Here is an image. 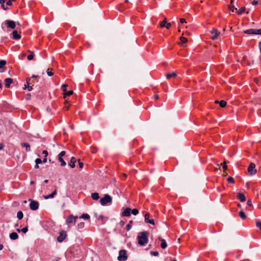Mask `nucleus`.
Returning <instances> with one entry per match:
<instances>
[{
  "label": "nucleus",
  "mask_w": 261,
  "mask_h": 261,
  "mask_svg": "<svg viewBox=\"0 0 261 261\" xmlns=\"http://www.w3.org/2000/svg\"><path fill=\"white\" fill-rule=\"evenodd\" d=\"M43 154L44 155V157L46 158L48 155V153L47 150H43L42 152Z\"/></svg>",
  "instance_id": "nucleus-45"
},
{
  "label": "nucleus",
  "mask_w": 261,
  "mask_h": 261,
  "mask_svg": "<svg viewBox=\"0 0 261 261\" xmlns=\"http://www.w3.org/2000/svg\"><path fill=\"white\" fill-rule=\"evenodd\" d=\"M35 163L37 164H41L42 163V160L39 158H37L35 160Z\"/></svg>",
  "instance_id": "nucleus-43"
},
{
  "label": "nucleus",
  "mask_w": 261,
  "mask_h": 261,
  "mask_svg": "<svg viewBox=\"0 0 261 261\" xmlns=\"http://www.w3.org/2000/svg\"><path fill=\"white\" fill-rule=\"evenodd\" d=\"M258 46L259 48L260 51L261 53V41L259 42L258 43Z\"/></svg>",
  "instance_id": "nucleus-55"
},
{
  "label": "nucleus",
  "mask_w": 261,
  "mask_h": 261,
  "mask_svg": "<svg viewBox=\"0 0 261 261\" xmlns=\"http://www.w3.org/2000/svg\"><path fill=\"white\" fill-rule=\"evenodd\" d=\"M255 167V164L251 163L248 168V172L250 175H254L256 173V170L254 169Z\"/></svg>",
  "instance_id": "nucleus-9"
},
{
  "label": "nucleus",
  "mask_w": 261,
  "mask_h": 261,
  "mask_svg": "<svg viewBox=\"0 0 261 261\" xmlns=\"http://www.w3.org/2000/svg\"><path fill=\"white\" fill-rule=\"evenodd\" d=\"M57 194V189H56L50 194L48 195H44L43 197L45 199L53 198L54 197L55 195Z\"/></svg>",
  "instance_id": "nucleus-14"
},
{
  "label": "nucleus",
  "mask_w": 261,
  "mask_h": 261,
  "mask_svg": "<svg viewBox=\"0 0 261 261\" xmlns=\"http://www.w3.org/2000/svg\"><path fill=\"white\" fill-rule=\"evenodd\" d=\"M180 41L182 43H185L187 42L188 41V39L184 37H180Z\"/></svg>",
  "instance_id": "nucleus-37"
},
{
  "label": "nucleus",
  "mask_w": 261,
  "mask_h": 261,
  "mask_svg": "<svg viewBox=\"0 0 261 261\" xmlns=\"http://www.w3.org/2000/svg\"><path fill=\"white\" fill-rule=\"evenodd\" d=\"M30 52L31 53V54L28 56L27 59L28 60L30 61L33 59L34 54H33V52H31V51H30Z\"/></svg>",
  "instance_id": "nucleus-34"
},
{
  "label": "nucleus",
  "mask_w": 261,
  "mask_h": 261,
  "mask_svg": "<svg viewBox=\"0 0 261 261\" xmlns=\"http://www.w3.org/2000/svg\"><path fill=\"white\" fill-rule=\"evenodd\" d=\"M138 243L141 246H144L148 242V233L146 231H143L137 237Z\"/></svg>",
  "instance_id": "nucleus-1"
},
{
  "label": "nucleus",
  "mask_w": 261,
  "mask_h": 261,
  "mask_svg": "<svg viewBox=\"0 0 261 261\" xmlns=\"http://www.w3.org/2000/svg\"><path fill=\"white\" fill-rule=\"evenodd\" d=\"M23 216V213L21 211H18L17 213V217L19 220L22 219Z\"/></svg>",
  "instance_id": "nucleus-27"
},
{
  "label": "nucleus",
  "mask_w": 261,
  "mask_h": 261,
  "mask_svg": "<svg viewBox=\"0 0 261 261\" xmlns=\"http://www.w3.org/2000/svg\"><path fill=\"white\" fill-rule=\"evenodd\" d=\"M35 168L36 169L38 168H39L38 164H36V165L35 166Z\"/></svg>",
  "instance_id": "nucleus-63"
},
{
  "label": "nucleus",
  "mask_w": 261,
  "mask_h": 261,
  "mask_svg": "<svg viewBox=\"0 0 261 261\" xmlns=\"http://www.w3.org/2000/svg\"><path fill=\"white\" fill-rule=\"evenodd\" d=\"M4 148V145L2 143H0V150L3 149Z\"/></svg>",
  "instance_id": "nucleus-57"
},
{
  "label": "nucleus",
  "mask_w": 261,
  "mask_h": 261,
  "mask_svg": "<svg viewBox=\"0 0 261 261\" xmlns=\"http://www.w3.org/2000/svg\"><path fill=\"white\" fill-rule=\"evenodd\" d=\"M103 216L102 215H100V216H99V218H98V219H100V220L103 219Z\"/></svg>",
  "instance_id": "nucleus-60"
},
{
  "label": "nucleus",
  "mask_w": 261,
  "mask_h": 261,
  "mask_svg": "<svg viewBox=\"0 0 261 261\" xmlns=\"http://www.w3.org/2000/svg\"><path fill=\"white\" fill-rule=\"evenodd\" d=\"M46 72H47V75L48 76H51L53 75V73L52 72H51V71H49V69H48L47 70Z\"/></svg>",
  "instance_id": "nucleus-46"
},
{
  "label": "nucleus",
  "mask_w": 261,
  "mask_h": 261,
  "mask_svg": "<svg viewBox=\"0 0 261 261\" xmlns=\"http://www.w3.org/2000/svg\"><path fill=\"white\" fill-rule=\"evenodd\" d=\"M112 197L108 194H105L103 198L100 199V203L102 205H106L108 203H111Z\"/></svg>",
  "instance_id": "nucleus-2"
},
{
  "label": "nucleus",
  "mask_w": 261,
  "mask_h": 261,
  "mask_svg": "<svg viewBox=\"0 0 261 261\" xmlns=\"http://www.w3.org/2000/svg\"><path fill=\"white\" fill-rule=\"evenodd\" d=\"M21 146L22 147H24L25 148V151L27 152H29L31 150V146L30 144L28 143H21Z\"/></svg>",
  "instance_id": "nucleus-17"
},
{
  "label": "nucleus",
  "mask_w": 261,
  "mask_h": 261,
  "mask_svg": "<svg viewBox=\"0 0 261 261\" xmlns=\"http://www.w3.org/2000/svg\"><path fill=\"white\" fill-rule=\"evenodd\" d=\"M28 227H25L24 228H23L22 229H21V231L25 233H26L27 232H28Z\"/></svg>",
  "instance_id": "nucleus-44"
},
{
  "label": "nucleus",
  "mask_w": 261,
  "mask_h": 261,
  "mask_svg": "<svg viewBox=\"0 0 261 261\" xmlns=\"http://www.w3.org/2000/svg\"><path fill=\"white\" fill-rule=\"evenodd\" d=\"M219 106L222 108H224L226 106V102L225 100H221L219 102Z\"/></svg>",
  "instance_id": "nucleus-32"
},
{
  "label": "nucleus",
  "mask_w": 261,
  "mask_h": 261,
  "mask_svg": "<svg viewBox=\"0 0 261 261\" xmlns=\"http://www.w3.org/2000/svg\"><path fill=\"white\" fill-rule=\"evenodd\" d=\"M84 226L85 223L84 222H80L77 225V227L79 230L82 229L84 228Z\"/></svg>",
  "instance_id": "nucleus-29"
},
{
  "label": "nucleus",
  "mask_w": 261,
  "mask_h": 261,
  "mask_svg": "<svg viewBox=\"0 0 261 261\" xmlns=\"http://www.w3.org/2000/svg\"><path fill=\"white\" fill-rule=\"evenodd\" d=\"M6 64V61L5 60L0 61V69L3 68V67Z\"/></svg>",
  "instance_id": "nucleus-36"
},
{
  "label": "nucleus",
  "mask_w": 261,
  "mask_h": 261,
  "mask_svg": "<svg viewBox=\"0 0 261 261\" xmlns=\"http://www.w3.org/2000/svg\"><path fill=\"white\" fill-rule=\"evenodd\" d=\"M256 226L261 230V221L259 220L256 221Z\"/></svg>",
  "instance_id": "nucleus-35"
},
{
  "label": "nucleus",
  "mask_w": 261,
  "mask_h": 261,
  "mask_svg": "<svg viewBox=\"0 0 261 261\" xmlns=\"http://www.w3.org/2000/svg\"><path fill=\"white\" fill-rule=\"evenodd\" d=\"M247 204L248 206H251L252 205V201L251 200H248L247 201Z\"/></svg>",
  "instance_id": "nucleus-51"
},
{
  "label": "nucleus",
  "mask_w": 261,
  "mask_h": 261,
  "mask_svg": "<svg viewBox=\"0 0 261 261\" xmlns=\"http://www.w3.org/2000/svg\"><path fill=\"white\" fill-rule=\"evenodd\" d=\"M245 9H246L245 7H242L238 11L237 13L239 15H241L245 12Z\"/></svg>",
  "instance_id": "nucleus-33"
},
{
  "label": "nucleus",
  "mask_w": 261,
  "mask_h": 261,
  "mask_svg": "<svg viewBox=\"0 0 261 261\" xmlns=\"http://www.w3.org/2000/svg\"><path fill=\"white\" fill-rule=\"evenodd\" d=\"M13 82V79L11 78H7L5 80V85L6 87L9 88L10 85Z\"/></svg>",
  "instance_id": "nucleus-16"
},
{
  "label": "nucleus",
  "mask_w": 261,
  "mask_h": 261,
  "mask_svg": "<svg viewBox=\"0 0 261 261\" xmlns=\"http://www.w3.org/2000/svg\"><path fill=\"white\" fill-rule=\"evenodd\" d=\"M47 162V159L45 157L44 159H43V160L42 161V162L45 163Z\"/></svg>",
  "instance_id": "nucleus-58"
},
{
  "label": "nucleus",
  "mask_w": 261,
  "mask_h": 261,
  "mask_svg": "<svg viewBox=\"0 0 261 261\" xmlns=\"http://www.w3.org/2000/svg\"><path fill=\"white\" fill-rule=\"evenodd\" d=\"M78 217L77 216H74L73 215H70L66 220V223L67 224H69L72 223H75L76 220Z\"/></svg>",
  "instance_id": "nucleus-10"
},
{
  "label": "nucleus",
  "mask_w": 261,
  "mask_h": 261,
  "mask_svg": "<svg viewBox=\"0 0 261 261\" xmlns=\"http://www.w3.org/2000/svg\"><path fill=\"white\" fill-rule=\"evenodd\" d=\"M76 162V159L74 157H72L70 159L69 165L71 168H73L75 167V163Z\"/></svg>",
  "instance_id": "nucleus-21"
},
{
  "label": "nucleus",
  "mask_w": 261,
  "mask_h": 261,
  "mask_svg": "<svg viewBox=\"0 0 261 261\" xmlns=\"http://www.w3.org/2000/svg\"><path fill=\"white\" fill-rule=\"evenodd\" d=\"M12 1L9 0L6 2V6H11L12 5Z\"/></svg>",
  "instance_id": "nucleus-48"
},
{
  "label": "nucleus",
  "mask_w": 261,
  "mask_h": 261,
  "mask_svg": "<svg viewBox=\"0 0 261 261\" xmlns=\"http://www.w3.org/2000/svg\"><path fill=\"white\" fill-rule=\"evenodd\" d=\"M120 224L121 226H123L124 225V222L123 221H121L120 222Z\"/></svg>",
  "instance_id": "nucleus-56"
},
{
  "label": "nucleus",
  "mask_w": 261,
  "mask_h": 261,
  "mask_svg": "<svg viewBox=\"0 0 261 261\" xmlns=\"http://www.w3.org/2000/svg\"><path fill=\"white\" fill-rule=\"evenodd\" d=\"M167 23V19L165 18L164 21H163L161 24L160 26L161 27H165L166 24Z\"/></svg>",
  "instance_id": "nucleus-39"
},
{
  "label": "nucleus",
  "mask_w": 261,
  "mask_h": 261,
  "mask_svg": "<svg viewBox=\"0 0 261 261\" xmlns=\"http://www.w3.org/2000/svg\"><path fill=\"white\" fill-rule=\"evenodd\" d=\"M127 258L126 251L125 250H121L119 251L118 259L119 261H125Z\"/></svg>",
  "instance_id": "nucleus-4"
},
{
  "label": "nucleus",
  "mask_w": 261,
  "mask_h": 261,
  "mask_svg": "<svg viewBox=\"0 0 261 261\" xmlns=\"http://www.w3.org/2000/svg\"><path fill=\"white\" fill-rule=\"evenodd\" d=\"M149 213H146L144 215V220L147 223H149L152 225L154 224V221L153 219H150Z\"/></svg>",
  "instance_id": "nucleus-11"
},
{
  "label": "nucleus",
  "mask_w": 261,
  "mask_h": 261,
  "mask_svg": "<svg viewBox=\"0 0 261 261\" xmlns=\"http://www.w3.org/2000/svg\"><path fill=\"white\" fill-rule=\"evenodd\" d=\"M28 88V82H27V84H25L23 87L24 89H27Z\"/></svg>",
  "instance_id": "nucleus-59"
},
{
  "label": "nucleus",
  "mask_w": 261,
  "mask_h": 261,
  "mask_svg": "<svg viewBox=\"0 0 261 261\" xmlns=\"http://www.w3.org/2000/svg\"><path fill=\"white\" fill-rule=\"evenodd\" d=\"M16 230H17V231H18V232H20V231H21V230H20V229H19V228L16 229Z\"/></svg>",
  "instance_id": "nucleus-64"
},
{
  "label": "nucleus",
  "mask_w": 261,
  "mask_h": 261,
  "mask_svg": "<svg viewBox=\"0 0 261 261\" xmlns=\"http://www.w3.org/2000/svg\"><path fill=\"white\" fill-rule=\"evenodd\" d=\"M27 81L28 82V88L27 89L29 91H31L33 90V88L32 86H30V84H31V83L30 82L31 78H27Z\"/></svg>",
  "instance_id": "nucleus-24"
},
{
  "label": "nucleus",
  "mask_w": 261,
  "mask_h": 261,
  "mask_svg": "<svg viewBox=\"0 0 261 261\" xmlns=\"http://www.w3.org/2000/svg\"><path fill=\"white\" fill-rule=\"evenodd\" d=\"M132 210L129 207H127L124 209V211L122 213V216L125 217H129L130 216Z\"/></svg>",
  "instance_id": "nucleus-13"
},
{
  "label": "nucleus",
  "mask_w": 261,
  "mask_h": 261,
  "mask_svg": "<svg viewBox=\"0 0 261 261\" xmlns=\"http://www.w3.org/2000/svg\"><path fill=\"white\" fill-rule=\"evenodd\" d=\"M67 236L66 232L65 230H61L59 232V236L57 238L59 242H63Z\"/></svg>",
  "instance_id": "nucleus-7"
},
{
  "label": "nucleus",
  "mask_w": 261,
  "mask_h": 261,
  "mask_svg": "<svg viewBox=\"0 0 261 261\" xmlns=\"http://www.w3.org/2000/svg\"><path fill=\"white\" fill-rule=\"evenodd\" d=\"M79 167L80 168H82L83 167L84 164L82 162H81L80 160L79 161Z\"/></svg>",
  "instance_id": "nucleus-47"
},
{
  "label": "nucleus",
  "mask_w": 261,
  "mask_h": 261,
  "mask_svg": "<svg viewBox=\"0 0 261 261\" xmlns=\"http://www.w3.org/2000/svg\"><path fill=\"white\" fill-rule=\"evenodd\" d=\"M227 181L229 182H230V183H234V180L233 179V177H229L228 178H227Z\"/></svg>",
  "instance_id": "nucleus-40"
},
{
  "label": "nucleus",
  "mask_w": 261,
  "mask_h": 261,
  "mask_svg": "<svg viewBox=\"0 0 261 261\" xmlns=\"http://www.w3.org/2000/svg\"><path fill=\"white\" fill-rule=\"evenodd\" d=\"M150 253L153 256H156L159 255V252L158 251H151Z\"/></svg>",
  "instance_id": "nucleus-42"
},
{
  "label": "nucleus",
  "mask_w": 261,
  "mask_h": 261,
  "mask_svg": "<svg viewBox=\"0 0 261 261\" xmlns=\"http://www.w3.org/2000/svg\"><path fill=\"white\" fill-rule=\"evenodd\" d=\"M91 197L93 200H97L99 198V194L97 193H92Z\"/></svg>",
  "instance_id": "nucleus-22"
},
{
  "label": "nucleus",
  "mask_w": 261,
  "mask_h": 261,
  "mask_svg": "<svg viewBox=\"0 0 261 261\" xmlns=\"http://www.w3.org/2000/svg\"><path fill=\"white\" fill-rule=\"evenodd\" d=\"M177 76V74L175 72H173L171 73H167L166 74V77L167 79H170L172 77H176Z\"/></svg>",
  "instance_id": "nucleus-23"
},
{
  "label": "nucleus",
  "mask_w": 261,
  "mask_h": 261,
  "mask_svg": "<svg viewBox=\"0 0 261 261\" xmlns=\"http://www.w3.org/2000/svg\"><path fill=\"white\" fill-rule=\"evenodd\" d=\"M67 87V85H63L62 86V88L64 91V92H65V96H70L71 95H72L73 94V91L72 90H70V91H67L66 92V87Z\"/></svg>",
  "instance_id": "nucleus-12"
},
{
  "label": "nucleus",
  "mask_w": 261,
  "mask_h": 261,
  "mask_svg": "<svg viewBox=\"0 0 261 261\" xmlns=\"http://www.w3.org/2000/svg\"><path fill=\"white\" fill-rule=\"evenodd\" d=\"M131 212L133 215H136L139 213V211L136 208H134L131 211Z\"/></svg>",
  "instance_id": "nucleus-38"
},
{
  "label": "nucleus",
  "mask_w": 261,
  "mask_h": 261,
  "mask_svg": "<svg viewBox=\"0 0 261 261\" xmlns=\"http://www.w3.org/2000/svg\"><path fill=\"white\" fill-rule=\"evenodd\" d=\"M229 9L230 10H231L232 12L234 11V6L232 5V6H229Z\"/></svg>",
  "instance_id": "nucleus-53"
},
{
  "label": "nucleus",
  "mask_w": 261,
  "mask_h": 261,
  "mask_svg": "<svg viewBox=\"0 0 261 261\" xmlns=\"http://www.w3.org/2000/svg\"><path fill=\"white\" fill-rule=\"evenodd\" d=\"M223 168L224 170H227V165H226V163H224V165H223Z\"/></svg>",
  "instance_id": "nucleus-54"
},
{
  "label": "nucleus",
  "mask_w": 261,
  "mask_h": 261,
  "mask_svg": "<svg viewBox=\"0 0 261 261\" xmlns=\"http://www.w3.org/2000/svg\"><path fill=\"white\" fill-rule=\"evenodd\" d=\"M237 198L241 201L244 202L246 200V197L245 195L242 193H238L237 194Z\"/></svg>",
  "instance_id": "nucleus-15"
},
{
  "label": "nucleus",
  "mask_w": 261,
  "mask_h": 261,
  "mask_svg": "<svg viewBox=\"0 0 261 261\" xmlns=\"http://www.w3.org/2000/svg\"><path fill=\"white\" fill-rule=\"evenodd\" d=\"M154 97H155V99H158L159 98V96L158 95L156 94V95H154Z\"/></svg>",
  "instance_id": "nucleus-61"
},
{
  "label": "nucleus",
  "mask_w": 261,
  "mask_h": 261,
  "mask_svg": "<svg viewBox=\"0 0 261 261\" xmlns=\"http://www.w3.org/2000/svg\"><path fill=\"white\" fill-rule=\"evenodd\" d=\"M31 202L30 203V207L33 211H36L38 209L39 203L36 201H34L31 199L29 200Z\"/></svg>",
  "instance_id": "nucleus-5"
},
{
  "label": "nucleus",
  "mask_w": 261,
  "mask_h": 261,
  "mask_svg": "<svg viewBox=\"0 0 261 261\" xmlns=\"http://www.w3.org/2000/svg\"><path fill=\"white\" fill-rule=\"evenodd\" d=\"M58 160L61 163V166L64 167L66 165V163L64 161L62 158H58Z\"/></svg>",
  "instance_id": "nucleus-28"
},
{
  "label": "nucleus",
  "mask_w": 261,
  "mask_h": 261,
  "mask_svg": "<svg viewBox=\"0 0 261 261\" xmlns=\"http://www.w3.org/2000/svg\"><path fill=\"white\" fill-rule=\"evenodd\" d=\"M65 151H62L59 154H58V158H62L63 156L65 155Z\"/></svg>",
  "instance_id": "nucleus-41"
},
{
  "label": "nucleus",
  "mask_w": 261,
  "mask_h": 261,
  "mask_svg": "<svg viewBox=\"0 0 261 261\" xmlns=\"http://www.w3.org/2000/svg\"><path fill=\"white\" fill-rule=\"evenodd\" d=\"M132 222H133V221H132V220H131V221H130L129 222L128 224H127L126 225V230L129 231V230L131 229V228H132Z\"/></svg>",
  "instance_id": "nucleus-31"
},
{
  "label": "nucleus",
  "mask_w": 261,
  "mask_h": 261,
  "mask_svg": "<svg viewBox=\"0 0 261 261\" xmlns=\"http://www.w3.org/2000/svg\"><path fill=\"white\" fill-rule=\"evenodd\" d=\"M3 24L7 25L8 27H9L12 29H14L16 27L15 22L13 20H6L3 23L2 25Z\"/></svg>",
  "instance_id": "nucleus-6"
},
{
  "label": "nucleus",
  "mask_w": 261,
  "mask_h": 261,
  "mask_svg": "<svg viewBox=\"0 0 261 261\" xmlns=\"http://www.w3.org/2000/svg\"><path fill=\"white\" fill-rule=\"evenodd\" d=\"M244 33L249 35H261V29H250L245 30Z\"/></svg>",
  "instance_id": "nucleus-3"
},
{
  "label": "nucleus",
  "mask_w": 261,
  "mask_h": 261,
  "mask_svg": "<svg viewBox=\"0 0 261 261\" xmlns=\"http://www.w3.org/2000/svg\"><path fill=\"white\" fill-rule=\"evenodd\" d=\"M12 34L13 38L14 39L18 40L21 38V36L18 34L17 31H14Z\"/></svg>",
  "instance_id": "nucleus-19"
},
{
  "label": "nucleus",
  "mask_w": 261,
  "mask_h": 261,
  "mask_svg": "<svg viewBox=\"0 0 261 261\" xmlns=\"http://www.w3.org/2000/svg\"><path fill=\"white\" fill-rule=\"evenodd\" d=\"M210 32L212 34V35L210 36V38L213 40L216 39L220 34L218 30L215 29H213L210 31Z\"/></svg>",
  "instance_id": "nucleus-8"
},
{
  "label": "nucleus",
  "mask_w": 261,
  "mask_h": 261,
  "mask_svg": "<svg viewBox=\"0 0 261 261\" xmlns=\"http://www.w3.org/2000/svg\"><path fill=\"white\" fill-rule=\"evenodd\" d=\"M239 216L242 219H245L246 218V216L243 211H241L239 212Z\"/></svg>",
  "instance_id": "nucleus-30"
},
{
  "label": "nucleus",
  "mask_w": 261,
  "mask_h": 261,
  "mask_svg": "<svg viewBox=\"0 0 261 261\" xmlns=\"http://www.w3.org/2000/svg\"><path fill=\"white\" fill-rule=\"evenodd\" d=\"M3 245L0 244V250H2L3 249Z\"/></svg>",
  "instance_id": "nucleus-62"
},
{
  "label": "nucleus",
  "mask_w": 261,
  "mask_h": 261,
  "mask_svg": "<svg viewBox=\"0 0 261 261\" xmlns=\"http://www.w3.org/2000/svg\"><path fill=\"white\" fill-rule=\"evenodd\" d=\"M79 218L87 220L90 218V216L87 214H83Z\"/></svg>",
  "instance_id": "nucleus-26"
},
{
  "label": "nucleus",
  "mask_w": 261,
  "mask_h": 261,
  "mask_svg": "<svg viewBox=\"0 0 261 261\" xmlns=\"http://www.w3.org/2000/svg\"><path fill=\"white\" fill-rule=\"evenodd\" d=\"M10 238L12 240H15L18 239V236L16 232H13L10 234Z\"/></svg>",
  "instance_id": "nucleus-20"
},
{
  "label": "nucleus",
  "mask_w": 261,
  "mask_h": 261,
  "mask_svg": "<svg viewBox=\"0 0 261 261\" xmlns=\"http://www.w3.org/2000/svg\"><path fill=\"white\" fill-rule=\"evenodd\" d=\"M5 0H0V4L2 5V7L4 10L8 9V7L5 6Z\"/></svg>",
  "instance_id": "nucleus-25"
},
{
  "label": "nucleus",
  "mask_w": 261,
  "mask_h": 261,
  "mask_svg": "<svg viewBox=\"0 0 261 261\" xmlns=\"http://www.w3.org/2000/svg\"><path fill=\"white\" fill-rule=\"evenodd\" d=\"M180 22L181 23H186V19L184 18H180Z\"/></svg>",
  "instance_id": "nucleus-49"
},
{
  "label": "nucleus",
  "mask_w": 261,
  "mask_h": 261,
  "mask_svg": "<svg viewBox=\"0 0 261 261\" xmlns=\"http://www.w3.org/2000/svg\"><path fill=\"white\" fill-rule=\"evenodd\" d=\"M159 240L161 242V248L163 249L166 248L167 246L166 241L161 238H159Z\"/></svg>",
  "instance_id": "nucleus-18"
},
{
  "label": "nucleus",
  "mask_w": 261,
  "mask_h": 261,
  "mask_svg": "<svg viewBox=\"0 0 261 261\" xmlns=\"http://www.w3.org/2000/svg\"><path fill=\"white\" fill-rule=\"evenodd\" d=\"M171 27V23H168L167 24H166L165 25V27L167 29H169Z\"/></svg>",
  "instance_id": "nucleus-50"
},
{
  "label": "nucleus",
  "mask_w": 261,
  "mask_h": 261,
  "mask_svg": "<svg viewBox=\"0 0 261 261\" xmlns=\"http://www.w3.org/2000/svg\"><path fill=\"white\" fill-rule=\"evenodd\" d=\"M252 4L253 5H256L257 4H258V1H257L254 0V1L252 2Z\"/></svg>",
  "instance_id": "nucleus-52"
}]
</instances>
